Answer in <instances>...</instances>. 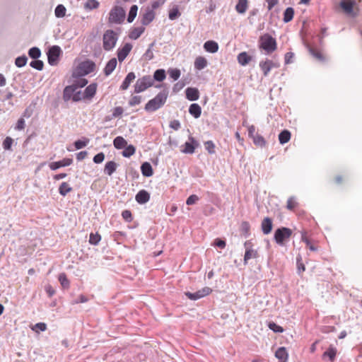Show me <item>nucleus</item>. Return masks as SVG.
<instances>
[{"mask_svg":"<svg viewBox=\"0 0 362 362\" xmlns=\"http://www.w3.org/2000/svg\"><path fill=\"white\" fill-rule=\"evenodd\" d=\"M132 49V45L130 43H126L121 49L117 50L118 60L122 62L127 57L129 53Z\"/></svg>","mask_w":362,"mask_h":362,"instance_id":"nucleus-13","label":"nucleus"},{"mask_svg":"<svg viewBox=\"0 0 362 362\" xmlns=\"http://www.w3.org/2000/svg\"><path fill=\"white\" fill-rule=\"evenodd\" d=\"M180 15L181 13H180L178 8L174 7L170 11L168 17L170 20L173 21L177 18Z\"/></svg>","mask_w":362,"mask_h":362,"instance_id":"nucleus-51","label":"nucleus"},{"mask_svg":"<svg viewBox=\"0 0 362 362\" xmlns=\"http://www.w3.org/2000/svg\"><path fill=\"white\" fill-rule=\"evenodd\" d=\"M141 171L145 177H151L153 174L152 166L148 162H145L141 165Z\"/></svg>","mask_w":362,"mask_h":362,"instance_id":"nucleus-29","label":"nucleus"},{"mask_svg":"<svg viewBox=\"0 0 362 362\" xmlns=\"http://www.w3.org/2000/svg\"><path fill=\"white\" fill-rule=\"evenodd\" d=\"M60 53L61 48L59 46L54 45L49 49L47 52V59L48 63L51 66H54L57 64Z\"/></svg>","mask_w":362,"mask_h":362,"instance_id":"nucleus-9","label":"nucleus"},{"mask_svg":"<svg viewBox=\"0 0 362 362\" xmlns=\"http://www.w3.org/2000/svg\"><path fill=\"white\" fill-rule=\"evenodd\" d=\"M298 205L293 197H291L287 200L286 207L289 210H293Z\"/></svg>","mask_w":362,"mask_h":362,"instance_id":"nucleus-55","label":"nucleus"},{"mask_svg":"<svg viewBox=\"0 0 362 362\" xmlns=\"http://www.w3.org/2000/svg\"><path fill=\"white\" fill-rule=\"evenodd\" d=\"M204 146L209 153H215V144L212 141H207L204 142Z\"/></svg>","mask_w":362,"mask_h":362,"instance_id":"nucleus-53","label":"nucleus"},{"mask_svg":"<svg viewBox=\"0 0 362 362\" xmlns=\"http://www.w3.org/2000/svg\"><path fill=\"white\" fill-rule=\"evenodd\" d=\"M90 140L88 138H83V140H77L74 142V146L76 149H81L86 146Z\"/></svg>","mask_w":362,"mask_h":362,"instance_id":"nucleus-47","label":"nucleus"},{"mask_svg":"<svg viewBox=\"0 0 362 362\" xmlns=\"http://www.w3.org/2000/svg\"><path fill=\"white\" fill-rule=\"evenodd\" d=\"M77 89L74 84L67 86L64 88L63 91V99L64 101H69L70 99H72L73 95H74V92Z\"/></svg>","mask_w":362,"mask_h":362,"instance_id":"nucleus-17","label":"nucleus"},{"mask_svg":"<svg viewBox=\"0 0 362 362\" xmlns=\"http://www.w3.org/2000/svg\"><path fill=\"white\" fill-rule=\"evenodd\" d=\"M237 60L240 65L246 66L252 60V57L246 52H243L238 55Z\"/></svg>","mask_w":362,"mask_h":362,"instance_id":"nucleus-24","label":"nucleus"},{"mask_svg":"<svg viewBox=\"0 0 362 362\" xmlns=\"http://www.w3.org/2000/svg\"><path fill=\"white\" fill-rule=\"evenodd\" d=\"M105 159V154L101 152V153H99L98 154H96L94 157H93V162L95 163H101Z\"/></svg>","mask_w":362,"mask_h":362,"instance_id":"nucleus-61","label":"nucleus"},{"mask_svg":"<svg viewBox=\"0 0 362 362\" xmlns=\"http://www.w3.org/2000/svg\"><path fill=\"white\" fill-rule=\"evenodd\" d=\"M168 95L167 90H163L157 94L153 99L150 100L145 105V110L147 112H155L160 108L165 103Z\"/></svg>","mask_w":362,"mask_h":362,"instance_id":"nucleus-1","label":"nucleus"},{"mask_svg":"<svg viewBox=\"0 0 362 362\" xmlns=\"http://www.w3.org/2000/svg\"><path fill=\"white\" fill-rule=\"evenodd\" d=\"M97 90V84L96 83H91L89 86H88L86 89L84 90L83 93V98L84 99H90L92 98Z\"/></svg>","mask_w":362,"mask_h":362,"instance_id":"nucleus-19","label":"nucleus"},{"mask_svg":"<svg viewBox=\"0 0 362 362\" xmlns=\"http://www.w3.org/2000/svg\"><path fill=\"white\" fill-rule=\"evenodd\" d=\"M117 62L116 58H112L109 62L106 64L105 67L104 69V74L105 76L110 75L113 71L115 69Z\"/></svg>","mask_w":362,"mask_h":362,"instance_id":"nucleus-21","label":"nucleus"},{"mask_svg":"<svg viewBox=\"0 0 362 362\" xmlns=\"http://www.w3.org/2000/svg\"><path fill=\"white\" fill-rule=\"evenodd\" d=\"M226 242L220 238L215 239L213 245L216 246L221 249H223L226 247Z\"/></svg>","mask_w":362,"mask_h":362,"instance_id":"nucleus-64","label":"nucleus"},{"mask_svg":"<svg viewBox=\"0 0 362 362\" xmlns=\"http://www.w3.org/2000/svg\"><path fill=\"white\" fill-rule=\"evenodd\" d=\"M135 199L140 204H146L150 199V194L145 189H141L136 194Z\"/></svg>","mask_w":362,"mask_h":362,"instance_id":"nucleus-15","label":"nucleus"},{"mask_svg":"<svg viewBox=\"0 0 362 362\" xmlns=\"http://www.w3.org/2000/svg\"><path fill=\"white\" fill-rule=\"evenodd\" d=\"M144 30V28H135L129 33V37L131 39L136 40L141 35Z\"/></svg>","mask_w":362,"mask_h":362,"instance_id":"nucleus-40","label":"nucleus"},{"mask_svg":"<svg viewBox=\"0 0 362 362\" xmlns=\"http://www.w3.org/2000/svg\"><path fill=\"white\" fill-rule=\"evenodd\" d=\"M248 7L247 0H238L235 6V10L238 13L243 14L245 13Z\"/></svg>","mask_w":362,"mask_h":362,"instance_id":"nucleus-30","label":"nucleus"},{"mask_svg":"<svg viewBox=\"0 0 362 362\" xmlns=\"http://www.w3.org/2000/svg\"><path fill=\"white\" fill-rule=\"evenodd\" d=\"M95 64L89 59L81 62L78 66L75 72H74V76H83L93 72L95 69Z\"/></svg>","mask_w":362,"mask_h":362,"instance_id":"nucleus-2","label":"nucleus"},{"mask_svg":"<svg viewBox=\"0 0 362 362\" xmlns=\"http://www.w3.org/2000/svg\"><path fill=\"white\" fill-rule=\"evenodd\" d=\"M199 146V143L193 136H189L188 141L182 146L181 151L186 154H192L195 149Z\"/></svg>","mask_w":362,"mask_h":362,"instance_id":"nucleus-8","label":"nucleus"},{"mask_svg":"<svg viewBox=\"0 0 362 362\" xmlns=\"http://www.w3.org/2000/svg\"><path fill=\"white\" fill-rule=\"evenodd\" d=\"M259 67L263 71L264 76H267L269 71L272 69V60L266 59L265 61H261L259 62Z\"/></svg>","mask_w":362,"mask_h":362,"instance_id":"nucleus-22","label":"nucleus"},{"mask_svg":"<svg viewBox=\"0 0 362 362\" xmlns=\"http://www.w3.org/2000/svg\"><path fill=\"white\" fill-rule=\"evenodd\" d=\"M211 291L212 289L211 288L206 286L194 293H191L189 291L186 292L185 296H187V298L190 300H197L198 299H200L204 296L209 295L211 293Z\"/></svg>","mask_w":362,"mask_h":362,"instance_id":"nucleus-10","label":"nucleus"},{"mask_svg":"<svg viewBox=\"0 0 362 362\" xmlns=\"http://www.w3.org/2000/svg\"><path fill=\"white\" fill-rule=\"evenodd\" d=\"M340 7L343 9L344 12L349 16L355 17L356 13L354 11V6L355 5L354 1L343 0L340 2Z\"/></svg>","mask_w":362,"mask_h":362,"instance_id":"nucleus-11","label":"nucleus"},{"mask_svg":"<svg viewBox=\"0 0 362 362\" xmlns=\"http://www.w3.org/2000/svg\"><path fill=\"white\" fill-rule=\"evenodd\" d=\"M73 162L71 158H64L62 160L53 162L49 164V168L52 170H56L61 167L70 165Z\"/></svg>","mask_w":362,"mask_h":362,"instance_id":"nucleus-14","label":"nucleus"},{"mask_svg":"<svg viewBox=\"0 0 362 362\" xmlns=\"http://www.w3.org/2000/svg\"><path fill=\"white\" fill-rule=\"evenodd\" d=\"M100 240H101V236L98 233H91L90 234L89 243L91 245H98V243L100 241Z\"/></svg>","mask_w":362,"mask_h":362,"instance_id":"nucleus-46","label":"nucleus"},{"mask_svg":"<svg viewBox=\"0 0 362 362\" xmlns=\"http://www.w3.org/2000/svg\"><path fill=\"white\" fill-rule=\"evenodd\" d=\"M103 48L106 51L112 49L117 41V34L112 30H107L103 35Z\"/></svg>","mask_w":362,"mask_h":362,"instance_id":"nucleus-5","label":"nucleus"},{"mask_svg":"<svg viewBox=\"0 0 362 362\" xmlns=\"http://www.w3.org/2000/svg\"><path fill=\"white\" fill-rule=\"evenodd\" d=\"M169 76L170 78H172L174 81L177 80L180 76V70L178 69H170L168 71Z\"/></svg>","mask_w":362,"mask_h":362,"instance_id":"nucleus-48","label":"nucleus"},{"mask_svg":"<svg viewBox=\"0 0 362 362\" xmlns=\"http://www.w3.org/2000/svg\"><path fill=\"white\" fill-rule=\"evenodd\" d=\"M59 281L63 288H69V281L68 280L66 275L64 273H61L59 275Z\"/></svg>","mask_w":362,"mask_h":362,"instance_id":"nucleus-49","label":"nucleus"},{"mask_svg":"<svg viewBox=\"0 0 362 362\" xmlns=\"http://www.w3.org/2000/svg\"><path fill=\"white\" fill-rule=\"evenodd\" d=\"M207 65V61L204 57H198L194 61V67L198 70L204 69Z\"/></svg>","mask_w":362,"mask_h":362,"instance_id":"nucleus-33","label":"nucleus"},{"mask_svg":"<svg viewBox=\"0 0 362 362\" xmlns=\"http://www.w3.org/2000/svg\"><path fill=\"white\" fill-rule=\"evenodd\" d=\"M99 6V3L97 0H88L85 4V7L88 9L97 8Z\"/></svg>","mask_w":362,"mask_h":362,"instance_id":"nucleus-56","label":"nucleus"},{"mask_svg":"<svg viewBox=\"0 0 362 362\" xmlns=\"http://www.w3.org/2000/svg\"><path fill=\"white\" fill-rule=\"evenodd\" d=\"M88 83V81L86 78H80L74 81V86H76V89H78L80 88H83Z\"/></svg>","mask_w":362,"mask_h":362,"instance_id":"nucleus-52","label":"nucleus"},{"mask_svg":"<svg viewBox=\"0 0 362 362\" xmlns=\"http://www.w3.org/2000/svg\"><path fill=\"white\" fill-rule=\"evenodd\" d=\"M261 228L264 234L270 233L272 230V220L269 217L264 218L262 221Z\"/></svg>","mask_w":362,"mask_h":362,"instance_id":"nucleus-18","label":"nucleus"},{"mask_svg":"<svg viewBox=\"0 0 362 362\" xmlns=\"http://www.w3.org/2000/svg\"><path fill=\"white\" fill-rule=\"evenodd\" d=\"M198 200H199L198 196H197L196 194H192L187 198V199L186 201V204L187 205H192V204H195Z\"/></svg>","mask_w":362,"mask_h":362,"instance_id":"nucleus-63","label":"nucleus"},{"mask_svg":"<svg viewBox=\"0 0 362 362\" xmlns=\"http://www.w3.org/2000/svg\"><path fill=\"white\" fill-rule=\"evenodd\" d=\"M28 54L32 59H37L41 56V51L38 47H34L29 49Z\"/></svg>","mask_w":362,"mask_h":362,"instance_id":"nucleus-44","label":"nucleus"},{"mask_svg":"<svg viewBox=\"0 0 362 362\" xmlns=\"http://www.w3.org/2000/svg\"><path fill=\"white\" fill-rule=\"evenodd\" d=\"M205 50L210 53H216L218 49V45L213 40L206 41L204 45Z\"/></svg>","mask_w":362,"mask_h":362,"instance_id":"nucleus-25","label":"nucleus"},{"mask_svg":"<svg viewBox=\"0 0 362 362\" xmlns=\"http://www.w3.org/2000/svg\"><path fill=\"white\" fill-rule=\"evenodd\" d=\"M30 66L38 71H41L43 69L44 63L41 60L35 59L30 63Z\"/></svg>","mask_w":362,"mask_h":362,"instance_id":"nucleus-50","label":"nucleus"},{"mask_svg":"<svg viewBox=\"0 0 362 362\" xmlns=\"http://www.w3.org/2000/svg\"><path fill=\"white\" fill-rule=\"evenodd\" d=\"M125 11L123 8L115 6L110 11L108 21L110 23H122L125 18Z\"/></svg>","mask_w":362,"mask_h":362,"instance_id":"nucleus-4","label":"nucleus"},{"mask_svg":"<svg viewBox=\"0 0 362 362\" xmlns=\"http://www.w3.org/2000/svg\"><path fill=\"white\" fill-rule=\"evenodd\" d=\"M28 61V57L23 54L22 56L18 57L15 60V64L17 67H23L24 66Z\"/></svg>","mask_w":362,"mask_h":362,"instance_id":"nucleus-45","label":"nucleus"},{"mask_svg":"<svg viewBox=\"0 0 362 362\" xmlns=\"http://www.w3.org/2000/svg\"><path fill=\"white\" fill-rule=\"evenodd\" d=\"M137 11H138V6L136 5H133L131 6L128 17H127V21L129 23H132L134 20V18L136 16Z\"/></svg>","mask_w":362,"mask_h":362,"instance_id":"nucleus-41","label":"nucleus"},{"mask_svg":"<svg viewBox=\"0 0 362 362\" xmlns=\"http://www.w3.org/2000/svg\"><path fill=\"white\" fill-rule=\"evenodd\" d=\"M141 97L139 95L133 96L129 101V106H135L141 103Z\"/></svg>","mask_w":362,"mask_h":362,"instance_id":"nucleus-59","label":"nucleus"},{"mask_svg":"<svg viewBox=\"0 0 362 362\" xmlns=\"http://www.w3.org/2000/svg\"><path fill=\"white\" fill-rule=\"evenodd\" d=\"M337 353V349L331 345L327 350L323 353L322 358V359L328 358L331 362H333L335 360Z\"/></svg>","mask_w":362,"mask_h":362,"instance_id":"nucleus-20","label":"nucleus"},{"mask_svg":"<svg viewBox=\"0 0 362 362\" xmlns=\"http://www.w3.org/2000/svg\"><path fill=\"white\" fill-rule=\"evenodd\" d=\"M124 110L122 107H116L113 109L112 117L114 118L120 117L123 114Z\"/></svg>","mask_w":362,"mask_h":362,"instance_id":"nucleus-60","label":"nucleus"},{"mask_svg":"<svg viewBox=\"0 0 362 362\" xmlns=\"http://www.w3.org/2000/svg\"><path fill=\"white\" fill-rule=\"evenodd\" d=\"M155 18V13L153 10L147 11L142 16L141 23L144 25H148Z\"/></svg>","mask_w":362,"mask_h":362,"instance_id":"nucleus-28","label":"nucleus"},{"mask_svg":"<svg viewBox=\"0 0 362 362\" xmlns=\"http://www.w3.org/2000/svg\"><path fill=\"white\" fill-rule=\"evenodd\" d=\"M13 139L7 136L3 141V148L4 150H11V146L13 144Z\"/></svg>","mask_w":362,"mask_h":362,"instance_id":"nucleus-57","label":"nucleus"},{"mask_svg":"<svg viewBox=\"0 0 362 362\" xmlns=\"http://www.w3.org/2000/svg\"><path fill=\"white\" fill-rule=\"evenodd\" d=\"M260 48L267 53H272L276 49V40L269 34H265L260 37Z\"/></svg>","mask_w":362,"mask_h":362,"instance_id":"nucleus-6","label":"nucleus"},{"mask_svg":"<svg viewBox=\"0 0 362 362\" xmlns=\"http://www.w3.org/2000/svg\"><path fill=\"white\" fill-rule=\"evenodd\" d=\"M292 233V230L288 228H279L274 232V238L278 245L283 246L284 245L285 242L291 238Z\"/></svg>","mask_w":362,"mask_h":362,"instance_id":"nucleus-3","label":"nucleus"},{"mask_svg":"<svg viewBox=\"0 0 362 362\" xmlns=\"http://www.w3.org/2000/svg\"><path fill=\"white\" fill-rule=\"evenodd\" d=\"M166 77L165 71L164 69H157L153 74V81H163Z\"/></svg>","mask_w":362,"mask_h":362,"instance_id":"nucleus-38","label":"nucleus"},{"mask_svg":"<svg viewBox=\"0 0 362 362\" xmlns=\"http://www.w3.org/2000/svg\"><path fill=\"white\" fill-rule=\"evenodd\" d=\"M82 99H84L83 98V93L81 91H80V90L77 91V90H76L74 92V95L72 97L73 101L78 102V101L81 100Z\"/></svg>","mask_w":362,"mask_h":362,"instance_id":"nucleus-62","label":"nucleus"},{"mask_svg":"<svg viewBox=\"0 0 362 362\" xmlns=\"http://www.w3.org/2000/svg\"><path fill=\"white\" fill-rule=\"evenodd\" d=\"M245 247L244 264H247L249 259L257 257V252L252 249V243L249 240L245 243Z\"/></svg>","mask_w":362,"mask_h":362,"instance_id":"nucleus-12","label":"nucleus"},{"mask_svg":"<svg viewBox=\"0 0 362 362\" xmlns=\"http://www.w3.org/2000/svg\"><path fill=\"white\" fill-rule=\"evenodd\" d=\"M189 112L194 118L197 119L201 116L202 108L197 103H192L189 107Z\"/></svg>","mask_w":362,"mask_h":362,"instance_id":"nucleus-26","label":"nucleus"},{"mask_svg":"<svg viewBox=\"0 0 362 362\" xmlns=\"http://www.w3.org/2000/svg\"><path fill=\"white\" fill-rule=\"evenodd\" d=\"M153 84V79L149 75L139 78L134 85V92L136 93L144 91Z\"/></svg>","mask_w":362,"mask_h":362,"instance_id":"nucleus-7","label":"nucleus"},{"mask_svg":"<svg viewBox=\"0 0 362 362\" xmlns=\"http://www.w3.org/2000/svg\"><path fill=\"white\" fill-rule=\"evenodd\" d=\"M252 140H253L254 144L256 146H258L260 147L264 146L266 144V141L264 139V137L258 134H256V135L254 136V137L252 138Z\"/></svg>","mask_w":362,"mask_h":362,"instance_id":"nucleus-43","label":"nucleus"},{"mask_svg":"<svg viewBox=\"0 0 362 362\" xmlns=\"http://www.w3.org/2000/svg\"><path fill=\"white\" fill-rule=\"evenodd\" d=\"M186 98L190 101L197 100L199 98V92L196 88H187L185 90Z\"/></svg>","mask_w":362,"mask_h":362,"instance_id":"nucleus-16","label":"nucleus"},{"mask_svg":"<svg viewBox=\"0 0 362 362\" xmlns=\"http://www.w3.org/2000/svg\"><path fill=\"white\" fill-rule=\"evenodd\" d=\"M66 8L62 4H59L57 6L54 10V13L56 17L62 18L66 15Z\"/></svg>","mask_w":362,"mask_h":362,"instance_id":"nucleus-42","label":"nucleus"},{"mask_svg":"<svg viewBox=\"0 0 362 362\" xmlns=\"http://www.w3.org/2000/svg\"><path fill=\"white\" fill-rule=\"evenodd\" d=\"M136 148L135 147L130 144L129 146H126L125 149L122 151V156L125 158H129L132 155L135 153Z\"/></svg>","mask_w":362,"mask_h":362,"instance_id":"nucleus-39","label":"nucleus"},{"mask_svg":"<svg viewBox=\"0 0 362 362\" xmlns=\"http://www.w3.org/2000/svg\"><path fill=\"white\" fill-rule=\"evenodd\" d=\"M117 164L115 161H109L106 163L104 172L108 175H112L117 169Z\"/></svg>","mask_w":362,"mask_h":362,"instance_id":"nucleus-31","label":"nucleus"},{"mask_svg":"<svg viewBox=\"0 0 362 362\" xmlns=\"http://www.w3.org/2000/svg\"><path fill=\"white\" fill-rule=\"evenodd\" d=\"M275 356L279 359L280 361H287L288 354L285 347H279L275 352Z\"/></svg>","mask_w":362,"mask_h":362,"instance_id":"nucleus-27","label":"nucleus"},{"mask_svg":"<svg viewBox=\"0 0 362 362\" xmlns=\"http://www.w3.org/2000/svg\"><path fill=\"white\" fill-rule=\"evenodd\" d=\"M269 327L270 329L274 331L276 333H282L284 332L283 327L276 325V323L272 322L269 323Z\"/></svg>","mask_w":362,"mask_h":362,"instance_id":"nucleus-54","label":"nucleus"},{"mask_svg":"<svg viewBox=\"0 0 362 362\" xmlns=\"http://www.w3.org/2000/svg\"><path fill=\"white\" fill-rule=\"evenodd\" d=\"M72 191V187L66 182H63L59 187V194L65 197L69 192Z\"/></svg>","mask_w":362,"mask_h":362,"instance_id":"nucleus-34","label":"nucleus"},{"mask_svg":"<svg viewBox=\"0 0 362 362\" xmlns=\"http://www.w3.org/2000/svg\"><path fill=\"white\" fill-rule=\"evenodd\" d=\"M114 146L117 149H122L126 147L127 142L122 136H117L113 141Z\"/></svg>","mask_w":362,"mask_h":362,"instance_id":"nucleus-32","label":"nucleus"},{"mask_svg":"<svg viewBox=\"0 0 362 362\" xmlns=\"http://www.w3.org/2000/svg\"><path fill=\"white\" fill-rule=\"evenodd\" d=\"M308 47V50H309V52L310 54L314 57L317 60L320 61V62H324L325 61V57L323 56V54L318 50L311 47Z\"/></svg>","mask_w":362,"mask_h":362,"instance_id":"nucleus-37","label":"nucleus"},{"mask_svg":"<svg viewBox=\"0 0 362 362\" xmlns=\"http://www.w3.org/2000/svg\"><path fill=\"white\" fill-rule=\"evenodd\" d=\"M135 74L134 72H129L125 77L122 85L120 86V89L122 90H127L129 88L131 83L135 79Z\"/></svg>","mask_w":362,"mask_h":362,"instance_id":"nucleus-23","label":"nucleus"},{"mask_svg":"<svg viewBox=\"0 0 362 362\" xmlns=\"http://www.w3.org/2000/svg\"><path fill=\"white\" fill-rule=\"evenodd\" d=\"M122 218L127 222H131L133 219L132 212L129 210H124L122 212Z\"/></svg>","mask_w":362,"mask_h":362,"instance_id":"nucleus-58","label":"nucleus"},{"mask_svg":"<svg viewBox=\"0 0 362 362\" xmlns=\"http://www.w3.org/2000/svg\"><path fill=\"white\" fill-rule=\"evenodd\" d=\"M294 16V9L291 7H288L284 13V18L283 21L284 23L290 22Z\"/></svg>","mask_w":362,"mask_h":362,"instance_id":"nucleus-36","label":"nucleus"},{"mask_svg":"<svg viewBox=\"0 0 362 362\" xmlns=\"http://www.w3.org/2000/svg\"><path fill=\"white\" fill-rule=\"evenodd\" d=\"M291 139V132L288 130H283L279 134V140L280 144H284L287 143Z\"/></svg>","mask_w":362,"mask_h":362,"instance_id":"nucleus-35","label":"nucleus"}]
</instances>
